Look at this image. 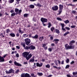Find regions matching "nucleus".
Listing matches in <instances>:
<instances>
[{
  "mask_svg": "<svg viewBox=\"0 0 77 77\" xmlns=\"http://www.w3.org/2000/svg\"><path fill=\"white\" fill-rule=\"evenodd\" d=\"M15 12L16 13L14 12L12 14H11V16H15V15H17L18 14H21V11H22L21 10H19V9H18L17 8H16L15 9Z\"/></svg>",
  "mask_w": 77,
  "mask_h": 77,
  "instance_id": "obj_1",
  "label": "nucleus"
},
{
  "mask_svg": "<svg viewBox=\"0 0 77 77\" xmlns=\"http://www.w3.org/2000/svg\"><path fill=\"white\" fill-rule=\"evenodd\" d=\"M63 5H59V10L58 11V15H60V14L62 13V10L63 9Z\"/></svg>",
  "mask_w": 77,
  "mask_h": 77,
  "instance_id": "obj_2",
  "label": "nucleus"
},
{
  "mask_svg": "<svg viewBox=\"0 0 77 77\" xmlns=\"http://www.w3.org/2000/svg\"><path fill=\"white\" fill-rule=\"evenodd\" d=\"M29 52H25L22 54V55L23 57H25L26 58V59H27V56L29 55Z\"/></svg>",
  "mask_w": 77,
  "mask_h": 77,
  "instance_id": "obj_3",
  "label": "nucleus"
},
{
  "mask_svg": "<svg viewBox=\"0 0 77 77\" xmlns=\"http://www.w3.org/2000/svg\"><path fill=\"white\" fill-rule=\"evenodd\" d=\"M21 77H32L31 76H30L29 74L26 73H22L21 74Z\"/></svg>",
  "mask_w": 77,
  "mask_h": 77,
  "instance_id": "obj_4",
  "label": "nucleus"
},
{
  "mask_svg": "<svg viewBox=\"0 0 77 77\" xmlns=\"http://www.w3.org/2000/svg\"><path fill=\"white\" fill-rule=\"evenodd\" d=\"M8 55V54H5L3 57H1V56L0 55V62H4L5 61V59L4 58H5L6 56Z\"/></svg>",
  "mask_w": 77,
  "mask_h": 77,
  "instance_id": "obj_5",
  "label": "nucleus"
},
{
  "mask_svg": "<svg viewBox=\"0 0 77 77\" xmlns=\"http://www.w3.org/2000/svg\"><path fill=\"white\" fill-rule=\"evenodd\" d=\"M24 41L27 45H28L30 43V39L28 38H26L24 40Z\"/></svg>",
  "mask_w": 77,
  "mask_h": 77,
  "instance_id": "obj_6",
  "label": "nucleus"
},
{
  "mask_svg": "<svg viewBox=\"0 0 77 77\" xmlns=\"http://www.w3.org/2000/svg\"><path fill=\"white\" fill-rule=\"evenodd\" d=\"M41 21L42 23H47V22L48 21L47 19L43 17H42L41 18Z\"/></svg>",
  "mask_w": 77,
  "mask_h": 77,
  "instance_id": "obj_7",
  "label": "nucleus"
},
{
  "mask_svg": "<svg viewBox=\"0 0 77 77\" xmlns=\"http://www.w3.org/2000/svg\"><path fill=\"white\" fill-rule=\"evenodd\" d=\"M6 74H11V73H14V70L12 69H11L9 70V71H6Z\"/></svg>",
  "mask_w": 77,
  "mask_h": 77,
  "instance_id": "obj_8",
  "label": "nucleus"
},
{
  "mask_svg": "<svg viewBox=\"0 0 77 77\" xmlns=\"http://www.w3.org/2000/svg\"><path fill=\"white\" fill-rule=\"evenodd\" d=\"M52 9L53 11H57L58 10V7L57 6H55L54 7H53Z\"/></svg>",
  "mask_w": 77,
  "mask_h": 77,
  "instance_id": "obj_9",
  "label": "nucleus"
},
{
  "mask_svg": "<svg viewBox=\"0 0 77 77\" xmlns=\"http://www.w3.org/2000/svg\"><path fill=\"white\" fill-rule=\"evenodd\" d=\"M60 25L62 26L61 29L64 31H66L65 30V29L64 28V27H65V24L63 23H60Z\"/></svg>",
  "mask_w": 77,
  "mask_h": 77,
  "instance_id": "obj_10",
  "label": "nucleus"
},
{
  "mask_svg": "<svg viewBox=\"0 0 77 77\" xmlns=\"http://www.w3.org/2000/svg\"><path fill=\"white\" fill-rule=\"evenodd\" d=\"M14 65H16V66H21V64H20V63H19L17 62H16V61H15L14 62Z\"/></svg>",
  "mask_w": 77,
  "mask_h": 77,
  "instance_id": "obj_11",
  "label": "nucleus"
},
{
  "mask_svg": "<svg viewBox=\"0 0 77 77\" xmlns=\"http://www.w3.org/2000/svg\"><path fill=\"white\" fill-rule=\"evenodd\" d=\"M65 47L66 50H68V49H70V46L68 45L67 44L65 45Z\"/></svg>",
  "mask_w": 77,
  "mask_h": 77,
  "instance_id": "obj_12",
  "label": "nucleus"
},
{
  "mask_svg": "<svg viewBox=\"0 0 77 77\" xmlns=\"http://www.w3.org/2000/svg\"><path fill=\"white\" fill-rule=\"evenodd\" d=\"M43 64L42 63H41L40 64L39 63H36L37 66H39V67H41L42 66Z\"/></svg>",
  "mask_w": 77,
  "mask_h": 77,
  "instance_id": "obj_13",
  "label": "nucleus"
},
{
  "mask_svg": "<svg viewBox=\"0 0 77 77\" xmlns=\"http://www.w3.org/2000/svg\"><path fill=\"white\" fill-rule=\"evenodd\" d=\"M70 45V49H74L75 48V45L71 44L69 45Z\"/></svg>",
  "mask_w": 77,
  "mask_h": 77,
  "instance_id": "obj_14",
  "label": "nucleus"
},
{
  "mask_svg": "<svg viewBox=\"0 0 77 77\" xmlns=\"http://www.w3.org/2000/svg\"><path fill=\"white\" fill-rule=\"evenodd\" d=\"M32 56V54H30L29 55H28V56L27 57V58H26V60H29L30 58H31Z\"/></svg>",
  "mask_w": 77,
  "mask_h": 77,
  "instance_id": "obj_15",
  "label": "nucleus"
},
{
  "mask_svg": "<svg viewBox=\"0 0 77 77\" xmlns=\"http://www.w3.org/2000/svg\"><path fill=\"white\" fill-rule=\"evenodd\" d=\"M30 47V50H35V47L32 45H31Z\"/></svg>",
  "mask_w": 77,
  "mask_h": 77,
  "instance_id": "obj_16",
  "label": "nucleus"
},
{
  "mask_svg": "<svg viewBox=\"0 0 77 77\" xmlns=\"http://www.w3.org/2000/svg\"><path fill=\"white\" fill-rule=\"evenodd\" d=\"M10 35L11 36V37H15V34L13 33H11L10 34Z\"/></svg>",
  "mask_w": 77,
  "mask_h": 77,
  "instance_id": "obj_17",
  "label": "nucleus"
},
{
  "mask_svg": "<svg viewBox=\"0 0 77 77\" xmlns=\"http://www.w3.org/2000/svg\"><path fill=\"white\" fill-rule=\"evenodd\" d=\"M43 47H44V49L45 50H47V46L46 45L44 44L43 45Z\"/></svg>",
  "mask_w": 77,
  "mask_h": 77,
  "instance_id": "obj_18",
  "label": "nucleus"
},
{
  "mask_svg": "<svg viewBox=\"0 0 77 77\" xmlns=\"http://www.w3.org/2000/svg\"><path fill=\"white\" fill-rule=\"evenodd\" d=\"M24 48L26 50H30V46H26L24 47Z\"/></svg>",
  "mask_w": 77,
  "mask_h": 77,
  "instance_id": "obj_19",
  "label": "nucleus"
},
{
  "mask_svg": "<svg viewBox=\"0 0 77 77\" xmlns=\"http://www.w3.org/2000/svg\"><path fill=\"white\" fill-rule=\"evenodd\" d=\"M38 37V35H35L34 36L32 37V38H34V39H37Z\"/></svg>",
  "mask_w": 77,
  "mask_h": 77,
  "instance_id": "obj_20",
  "label": "nucleus"
},
{
  "mask_svg": "<svg viewBox=\"0 0 77 77\" xmlns=\"http://www.w3.org/2000/svg\"><path fill=\"white\" fill-rule=\"evenodd\" d=\"M29 8L31 9H33L35 8V6L33 5H29Z\"/></svg>",
  "mask_w": 77,
  "mask_h": 77,
  "instance_id": "obj_21",
  "label": "nucleus"
},
{
  "mask_svg": "<svg viewBox=\"0 0 77 77\" xmlns=\"http://www.w3.org/2000/svg\"><path fill=\"white\" fill-rule=\"evenodd\" d=\"M75 42V41L74 40H72L70 42V43L69 44V45H71V44H73V43H74Z\"/></svg>",
  "mask_w": 77,
  "mask_h": 77,
  "instance_id": "obj_22",
  "label": "nucleus"
},
{
  "mask_svg": "<svg viewBox=\"0 0 77 77\" xmlns=\"http://www.w3.org/2000/svg\"><path fill=\"white\" fill-rule=\"evenodd\" d=\"M59 41V40L58 39H54V41H55V43H56V44H57V43H58V41Z\"/></svg>",
  "mask_w": 77,
  "mask_h": 77,
  "instance_id": "obj_23",
  "label": "nucleus"
},
{
  "mask_svg": "<svg viewBox=\"0 0 77 77\" xmlns=\"http://www.w3.org/2000/svg\"><path fill=\"white\" fill-rule=\"evenodd\" d=\"M69 34V32H66L63 35L64 36H66L68 34Z\"/></svg>",
  "mask_w": 77,
  "mask_h": 77,
  "instance_id": "obj_24",
  "label": "nucleus"
},
{
  "mask_svg": "<svg viewBox=\"0 0 77 77\" xmlns=\"http://www.w3.org/2000/svg\"><path fill=\"white\" fill-rule=\"evenodd\" d=\"M14 2V0H9L8 3H12Z\"/></svg>",
  "mask_w": 77,
  "mask_h": 77,
  "instance_id": "obj_25",
  "label": "nucleus"
},
{
  "mask_svg": "<svg viewBox=\"0 0 77 77\" xmlns=\"http://www.w3.org/2000/svg\"><path fill=\"white\" fill-rule=\"evenodd\" d=\"M64 23H66V24H67L68 23H69V21L67 20H66V21H64Z\"/></svg>",
  "mask_w": 77,
  "mask_h": 77,
  "instance_id": "obj_26",
  "label": "nucleus"
},
{
  "mask_svg": "<svg viewBox=\"0 0 77 77\" xmlns=\"http://www.w3.org/2000/svg\"><path fill=\"white\" fill-rule=\"evenodd\" d=\"M35 61V59H34V58H32L30 60H29V62H33Z\"/></svg>",
  "mask_w": 77,
  "mask_h": 77,
  "instance_id": "obj_27",
  "label": "nucleus"
},
{
  "mask_svg": "<svg viewBox=\"0 0 77 77\" xmlns=\"http://www.w3.org/2000/svg\"><path fill=\"white\" fill-rule=\"evenodd\" d=\"M46 68H50V65L49 64H47L45 66Z\"/></svg>",
  "mask_w": 77,
  "mask_h": 77,
  "instance_id": "obj_28",
  "label": "nucleus"
},
{
  "mask_svg": "<svg viewBox=\"0 0 77 77\" xmlns=\"http://www.w3.org/2000/svg\"><path fill=\"white\" fill-rule=\"evenodd\" d=\"M48 28H50V27H51V23H48Z\"/></svg>",
  "mask_w": 77,
  "mask_h": 77,
  "instance_id": "obj_29",
  "label": "nucleus"
},
{
  "mask_svg": "<svg viewBox=\"0 0 77 77\" xmlns=\"http://www.w3.org/2000/svg\"><path fill=\"white\" fill-rule=\"evenodd\" d=\"M37 74L38 75H39L40 76H41L42 75H43V74H42V73L38 72V73Z\"/></svg>",
  "mask_w": 77,
  "mask_h": 77,
  "instance_id": "obj_30",
  "label": "nucleus"
},
{
  "mask_svg": "<svg viewBox=\"0 0 77 77\" xmlns=\"http://www.w3.org/2000/svg\"><path fill=\"white\" fill-rule=\"evenodd\" d=\"M43 39H44L43 37H40L39 38V39L40 41H42V40H43Z\"/></svg>",
  "mask_w": 77,
  "mask_h": 77,
  "instance_id": "obj_31",
  "label": "nucleus"
},
{
  "mask_svg": "<svg viewBox=\"0 0 77 77\" xmlns=\"http://www.w3.org/2000/svg\"><path fill=\"white\" fill-rule=\"evenodd\" d=\"M56 32L57 33L59 34V33H60V31H59V29H56Z\"/></svg>",
  "mask_w": 77,
  "mask_h": 77,
  "instance_id": "obj_32",
  "label": "nucleus"
},
{
  "mask_svg": "<svg viewBox=\"0 0 77 77\" xmlns=\"http://www.w3.org/2000/svg\"><path fill=\"white\" fill-rule=\"evenodd\" d=\"M72 13H73V14H74L75 15H77V12L74 11H72Z\"/></svg>",
  "mask_w": 77,
  "mask_h": 77,
  "instance_id": "obj_33",
  "label": "nucleus"
},
{
  "mask_svg": "<svg viewBox=\"0 0 77 77\" xmlns=\"http://www.w3.org/2000/svg\"><path fill=\"white\" fill-rule=\"evenodd\" d=\"M6 31L7 33H9V32H11V31H10V29H7L6 30Z\"/></svg>",
  "mask_w": 77,
  "mask_h": 77,
  "instance_id": "obj_34",
  "label": "nucleus"
},
{
  "mask_svg": "<svg viewBox=\"0 0 77 77\" xmlns=\"http://www.w3.org/2000/svg\"><path fill=\"white\" fill-rule=\"evenodd\" d=\"M22 45H23V47H25V46H26V45H25V44H24V43H22L21 44Z\"/></svg>",
  "mask_w": 77,
  "mask_h": 77,
  "instance_id": "obj_35",
  "label": "nucleus"
},
{
  "mask_svg": "<svg viewBox=\"0 0 77 77\" xmlns=\"http://www.w3.org/2000/svg\"><path fill=\"white\" fill-rule=\"evenodd\" d=\"M54 62L55 63L56 65L57 66H58V64H57V61L56 60H55Z\"/></svg>",
  "mask_w": 77,
  "mask_h": 77,
  "instance_id": "obj_36",
  "label": "nucleus"
},
{
  "mask_svg": "<svg viewBox=\"0 0 77 77\" xmlns=\"http://www.w3.org/2000/svg\"><path fill=\"white\" fill-rule=\"evenodd\" d=\"M57 19L59 21H62V19H61V18H60V17H57Z\"/></svg>",
  "mask_w": 77,
  "mask_h": 77,
  "instance_id": "obj_37",
  "label": "nucleus"
},
{
  "mask_svg": "<svg viewBox=\"0 0 77 77\" xmlns=\"http://www.w3.org/2000/svg\"><path fill=\"white\" fill-rule=\"evenodd\" d=\"M18 31H19V33H20L22 34L23 33V31H21V30L20 29L18 30Z\"/></svg>",
  "mask_w": 77,
  "mask_h": 77,
  "instance_id": "obj_38",
  "label": "nucleus"
},
{
  "mask_svg": "<svg viewBox=\"0 0 77 77\" xmlns=\"http://www.w3.org/2000/svg\"><path fill=\"white\" fill-rule=\"evenodd\" d=\"M37 6H38V7H41V5L39 4V3H38L36 5Z\"/></svg>",
  "mask_w": 77,
  "mask_h": 77,
  "instance_id": "obj_39",
  "label": "nucleus"
},
{
  "mask_svg": "<svg viewBox=\"0 0 77 77\" xmlns=\"http://www.w3.org/2000/svg\"><path fill=\"white\" fill-rule=\"evenodd\" d=\"M73 75H77V72H73L72 73Z\"/></svg>",
  "mask_w": 77,
  "mask_h": 77,
  "instance_id": "obj_40",
  "label": "nucleus"
},
{
  "mask_svg": "<svg viewBox=\"0 0 77 77\" xmlns=\"http://www.w3.org/2000/svg\"><path fill=\"white\" fill-rule=\"evenodd\" d=\"M28 16V14H24V17H26Z\"/></svg>",
  "mask_w": 77,
  "mask_h": 77,
  "instance_id": "obj_41",
  "label": "nucleus"
},
{
  "mask_svg": "<svg viewBox=\"0 0 77 77\" xmlns=\"http://www.w3.org/2000/svg\"><path fill=\"white\" fill-rule=\"evenodd\" d=\"M17 1V2H16V3L17 4H19L20 3V0H16Z\"/></svg>",
  "mask_w": 77,
  "mask_h": 77,
  "instance_id": "obj_42",
  "label": "nucleus"
},
{
  "mask_svg": "<svg viewBox=\"0 0 77 77\" xmlns=\"http://www.w3.org/2000/svg\"><path fill=\"white\" fill-rule=\"evenodd\" d=\"M71 28H75V25H72L71 26Z\"/></svg>",
  "mask_w": 77,
  "mask_h": 77,
  "instance_id": "obj_43",
  "label": "nucleus"
},
{
  "mask_svg": "<svg viewBox=\"0 0 77 77\" xmlns=\"http://www.w3.org/2000/svg\"><path fill=\"white\" fill-rule=\"evenodd\" d=\"M65 29H67V30H70V28H69L68 27H66L65 28Z\"/></svg>",
  "mask_w": 77,
  "mask_h": 77,
  "instance_id": "obj_44",
  "label": "nucleus"
},
{
  "mask_svg": "<svg viewBox=\"0 0 77 77\" xmlns=\"http://www.w3.org/2000/svg\"><path fill=\"white\" fill-rule=\"evenodd\" d=\"M14 53H17V51H12V52L11 53L12 54H14Z\"/></svg>",
  "mask_w": 77,
  "mask_h": 77,
  "instance_id": "obj_45",
  "label": "nucleus"
},
{
  "mask_svg": "<svg viewBox=\"0 0 77 77\" xmlns=\"http://www.w3.org/2000/svg\"><path fill=\"white\" fill-rule=\"evenodd\" d=\"M69 65H67L66 66L65 68L66 69V68H69Z\"/></svg>",
  "mask_w": 77,
  "mask_h": 77,
  "instance_id": "obj_46",
  "label": "nucleus"
},
{
  "mask_svg": "<svg viewBox=\"0 0 77 77\" xmlns=\"http://www.w3.org/2000/svg\"><path fill=\"white\" fill-rule=\"evenodd\" d=\"M16 56L17 57H19V54H16Z\"/></svg>",
  "mask_w": 77,
  "mask_h": 77,
  "instance_id": "obj_47",
  "label": "nucleus"
},
{
  "mask_svg": "<svg viewBox=\"0 0 77 77\" xmlns=\"http://www.w3.org/2000/svg\"><path fill=\"white\" fill-rule=\"evenodd\" d=\"M16 47L17 49H20V47L19 46H16Z\"/></svg>",
  "mask_w": 77,
  "mask_h": 77,
  "instance_id": "obj_48",
  "label": "nucleus"
},
{
  "mask_svg": "<svg viewBox=\"0 0 77 77\" xmlns=\"http://www.w3.org/2000/svg\"><path fill=\"white\" fill-rule=\"evenodd\" d=\"M26 35H27L26 34H24L23 35V36L24 38H26Z\"/></svg>",
  "mask_w": 77,
  "mask_h": 77,
  "instance_id": "obj_49",
  "label": "nucleus"
},
{
  "mask_svg": "<svg viewBox=\"0 0 77 77\" xmlns=\"http://www.w3.org/2000/svg\"><path fill=\"white\" fill-rule=\"evenodd\" d=\"M67 5V6H74V5H72V4H68Z\"/></svg>",
  "mask_w": 77,
  "mask_h": 77,
  "instance_id": "obj_50",
  "label": "nucleus"
},
{
  "mask_svg": "<svg viewBox=\"0 0 77 77\" xmlns=\"http://www.w3.org/2000/svg\"><path fill=\"white\" fill-rule=\"evenodd\" d=\"M33 20L34 21H36V19L34 17L33 19Z\"/></svg>",
  "mask_w": 77,
  "mask_h": 77,
  "instance_id": "obj_51",
  "label": "nucleus"
},
{
  "mask_svg": "<svg viewBox=\"0 0 77 77\" xmlns=\"http://www.w3.org/2000/svg\"><path fill=\"white\" fill-rule=\"evenodd\" d=\"M53 67L54 68H56V69L57 68V67L56 66H53Z\"/></svg>",
  "mask_w": 77,
  "mask_h": 77,
  "instance_id": "obj_52",
  "label": "nucleus"
},
{
  "mask_svg": "<svg viewBox=\"0 0 77 77\" xmlns=\"http://www.w3.org/2000/svg\"><path fill=\"white\" fill-rule=\"evenodd\" d=\"M54 27H52L51 28V30L52 31V32H53V30H54Z\"/></svg>",
  "mask_w": 77,
  "mask_h": 77,
  "instance_id": "obj_53",
  "label": "nucleus"
},
{
  "mask_svg": "<svg viewBox=\"0 0 77 77\" xmlns=\"http://www.w3.org/2000/svg\"><path fill=\"white\" fill-rule=\"evenodd\" d=\"M48 51H51V48H49L48 49Z\"/></svg>",
  "mask_w": 77,
  "mask_h": 77,
  "instance_id": "obj_54",
  "label": "nucleus"
},
{
  "mask_svg": "<svg viewBox=\"0 0 77 77\" xmlns=\"http://www.w3.org/2000/svg\"><path fill=\"white\" fill-rule=\"evenodd\" d=\"M69 59H67V60H66V63H68V62H69Z\"/></svg>",
  "mask_w": 77,
  "mask_h": 77,
  "instance_id": "obj_55",
  "label": "nucleus"
},
{
  "mask_svg": "<svg viewBox=\"0 0 77 77\" xmlns=\"http://www.w3.org/2000/svg\"><path fill=\"white\" fill-rule=\"evenodd\" d=\"M74 63V61H72L70 63V64H73Z\"/></svg>",
  "mask_w": 77,
  "mask_h": 77,
  "instance_id": "obj_56",
  "label": "nucleus"
},
{
  "mask_svg": "<svg viewBox=\"0 0 77 77\" xmlns=\"http://www.w3.org/2000/svg\"><path fill=\"white\" fill-rule=\"evenodd\" d=\"M64 63V61L63 60L62 61H61V64L62 65Z\"/></svg>",
  "mask_w": 77,
  "mask_h": 77,
  "instance_id": "obj_57",
  "label": "nucleus"
},
{
  "mask_svg": "<svg viewBox=\"0 0 77 77\" xmlns=\"http://www.w3.org/2000/svg\"><path fill=\"white\" fill-rule=\"evenodd\" d=\"M42 24L43 26H46V25L44 24V23H42Z\"/></svg>",
  "mask_w": 77,
  "mask_h": 77,
  "instance_id": "obj_58",
  "label": "nucleus"
},
{
  "mask_svg": "<svg viewBox=\"0 0 77 77\" xmlns=\"http://www.w3.org/2000/svg\"><path fill=\"white\" fill-rule=\"evenodd\" d=\"M18 72H19V70L18 69H17L16 70V73H17Z\"/></svg>",
  "mask_w": 77,
  "mask_h": 77,
  "instance_id": "obj_59",
  "label": "nucleus"
},
{
  "mask_svg": "<svg viewBox=\"0 0 77 77\" xmlns=\"http://www.w3.org/2000/svg\"><path fill=\"white\" fill-rule=\"evenodd\" d=\"M50 39H51V40H53V37L51 36L50 37Z\"/></svg>",
  "mask_w": 77,
  "mask_h": 77,
  "instance_id": "obj_60",
  "label": "nucleus"
},
{
  "mask_svg": "<svg viewBox=\"0 0 77 77\" xmlns=\"http://www.w3.org/2000/svg\"><path fill=\"white\" fill-rule=\"evenodd\" d=\"M54 45H55L54 43H51V46H54Z\"/></svg>",
  "mask_w": 77,
  "mask_h": 77,
  "instance_id": "obj_61",
  "label": "nucleus"
},
{
  "mask_svg": "<svg viewBox=\"0 0 77 77\" xmlns=\"http://www.w3.org/2000/svg\"><path fill=\"white\" fill-rule=\"evenodd\" d=\"M14 12V11L13 10H11L10 11V12H11V13H13Z\"/></svg>",
  "mask_w": 77,
  "mask_h": 77,
  "instance_id": "obj_62",
  "label": "nucleus"
},
{
  "mask_svg": "<svg viewBox=\"0 0 77 77\" xmlns=\"http://www.w3.org/2000/svg\"><path fill=\"white\" fill-rule=\"evenodd\" d=\"M20 34H19L18 33H17L16 34V36H17V37H18L19 36V35Z\"/></svg>",
  "mask_w": 77,
  "mask_h": 77,
  "instance_id": "obj_63",
  "label": "nucleus"
},
{
  "mask_svg": "<svg viewBox=\"0 0 77 77\" xmlns=\"http://www.w3.org/2000/svg\"><path fill=\"white\" fill-rule=\"evenodd\" d=\"M51 76H52V75H50L47 77H51Z\"/></svg>",
  "mask_w": 77,
  "mask_h": 77,
  "instance_id": "obj_64",
  "label": "nucleus"
}]
</instances>
